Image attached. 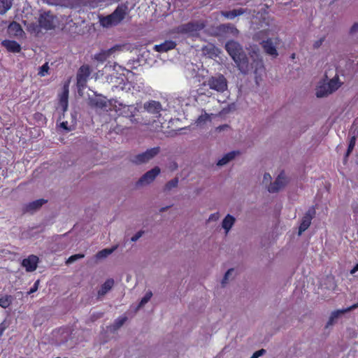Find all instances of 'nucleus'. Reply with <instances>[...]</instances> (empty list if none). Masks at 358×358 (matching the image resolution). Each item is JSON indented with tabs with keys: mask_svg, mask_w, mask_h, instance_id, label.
Masks as SVG:
<instances>
[{
	"mask_svg": "<svg viewBox=\"0 0 358 358\" xmlns=\"http://www.w3.org/2000/svg\"><path fill=\"white\" fill-rule=\"evenodd\" d=\"M225 49L236 63L239 71L246 74L250 69L249 62L242 46L236 41H228L225 45Z\"/></svg>",
	"mask_w": 358,
	"mask_h": 358,
	"instance_id": "f257e3e1",
	"label": "nucleus"
},
{
	"mask_svg": "<svg viewBox=\"0 0 358 358\" xmlns=\"http://www.w3.org/2000/svg\"><path fill=\"white\" fill-rule=\"evenodd\" d=\"M127 14V6L119 5L110 15L102 17L100 21L104 27L116 26Z\"/></svg>",
	"mask_w": 358,
	"mask_h": 358,
	"instance_id": "f03ea898",
	"label": "nucleus"
},
{
	"mask_svg": "<svg viewBox=\"0 0 358 358\" xmlns=\"http://www.w3.org/2000/svg\"><path fill=\"white\" fill-rule=\"evenodd\" d=\"M207 85L210 89L218 92H223L227 90V80L223 75L212 76L207 80Z\"/></svg>",
	"mask_w": 358,
	"mask_h": 358,
	"instance_id": "7ed1b4c3",
	"label": "nucleus"
},
{
	"mask_svg": "<svg viewBox=\"0 0 358 358\" xmlns=\"http://www.w3.org/2000/svg\"><path fill=\"white\" fill-rule=\"evenodd\" d=\"M205 28V24L201 22H189L181 24L176 27V33L178 34H193Z\"/></svg>",
	"mask_w": 358,
	"mask_h": 358,
	"instance_id": "20e7f679",
	"label": "nucleus"
},
{
	"mask_svg": "<svg viewBox=\"0 0 358 358\" xmlns=\"http://www.w3.org/2000/svg\"><path fill=\"white\" fill-rule=\"evenodd\" d=\"M90 66L87 64L82 65L77 72V86L79 89H84L87 86L89 77L91 75Z\"/></svg>",
	"mask_w": 358,
	"mask_h": 358,
	"instance_id": "39448f33",
	"label": "nucleus"
},
{
	"mask_svg": "<svg viewBox=\"0 0 358 358\" xmlns=\"http://www.w3.org/2000/svg\"><path fill=\"white\" fill-rule=\"evenodd\" d=\"M160 152V148L155 147L147 150L145 152L138 154L134 157L133 162L136 164L146 163L150 159L155 157Z\"/></svg>",
	"mask_w": 358,
	"mask_h": 358,
	"instance_id": "423d86ee",
	"label": "nucleus"
},
{
	"mask_svg": "<svg viewBox=\"0 0 358 358\" xmlns=\"http://www.w3.org/2000/svg\"><path fill=\"white\" fill-rule=\"evenodd\" d=\"M38 24L41 29L51 30L55 29V17L50 13L41 14L38 18Z\"/></svg>",
	"mask_w": 358,
	"mask_h": 358,
	"instance_id": "0eeeda50",
	"label": "nucleus"
},
{
	"mask_svg": "<svg viewBox=\"0 0 358 358\" xmlns=\"http://www.w3.org/2000/svg\"><path fill=\"white\" fill-rule=\"evenodd\" d=\"M287 183V180L285 176V173L282 171L279 173L275 179V181L270 184L268 187V191L270 193H276L279 189L285 187Z\"/></svg>",
	"mask_w": 358,
	"mask_h": 358,
	"instance_id": "6e6552de",
	"label": "nucleus"
},
{
	"mask_svg": "<svg viewBox=\"0 0 358 358\" xmlns=\"http://www.w3.org/2000/svg\"><path fill=\"white\" fill-rule=\"evenodd\" d=\"M316 210L315 207H311L304 214L301 223L299 228V234H301L310 225L313 217L315 215Z\"/></svg>",
	"mask_w": 358,
	"mask_h": 358,
	"instance_id": "1a4fd4ad",
	"label": "nucleus"
},
{
	"mask_svg": "<svg viewBox=\"0 0 358 358\" xmlns=\"http://www.w3.org/2000/svg\"><path fill=\"white\" fill-rule=\"evenodd\" d=\"M159 173L160 169L158 166L154 167L141 176V178L137 182V185H145L150 183L159 176Z\"/></svg>",
	"mask_w": 358,
	"mask_h": 358,
	"instance_id": "9d476101",
	"label": "nucleus"
},
{
	"mask_svg": "<svg viewBox=\"0 0 358 358\" xmlns=\"http://www.w3.org/2000/svg\"><path fill=\"white\" fill-rule=\"evenodd\" d=\"M275 45L276 43H274L272 38H268L266 41H262L260 43V45H262L264 51L273 57H276L278 55Z\"/></svg>",
	"mask_w": 358,
	"mask_h": 358,
	"instance_id": "9b49d317",
	"label": "nucleus"
},
{
	"mask_svg": "<svg viewBox=\"0 0 358 358\" xmlns=\"http://www.w3.org/2000/svg\"><path fill=\"white\" fill-rule=\"evenodd\" d=\"M38 257L34 255H29L28 257L22 259L21 265L27 272L36 271L38 266Z\"/></svg>",
	"mask_w": 358,
	"mask_h": 358,
	"instance_id": "f8f14e48",
	"label": "nucleus"
},
{
	"mask_svg": "<svg viewBox=\"0 0 358 358\" xmlns=\"http://www.w3.org/2000/svg\"><path fill=\"white\" fill-rule=\"evenodd\" d=\"M177 43L175 41H165L159 45H155L153 50L157 52H164L175 49Z\"/></svg>",
	"mask_w": 358,
	"mask_h": 358,
	"instance_id": "ddd939ff",
	"label": "nucleus"
},
{
	"mask_svg": "<svg viewBox=\"0 0 358 358\" xmlns=\"http://www.w3.org/2000/svg\"><path fill=\"white\" fill-rule=\"evenodd\" d=\"M48 200L44 199H39L31 202H29V204H27L23 209L24 213L27 212H33L36 210L39 209L44 203H45Z\"/></svg>",
	"mask_w": 358,
	"mask_h": 358,
	"instance_id": "4468645a",
	"label": "nucleus"
},
{
	"mask_svg": "<svg viewBox=\"0 0 358 358\" xmlns=\"http://www.w3.org/2000/svg\"><path fill=\"white\" fill-rule=\"evenodd\" d=\"M144 108L150 113L159 114L162 110V104L159 101H150L145 103Z\"/></svg>",
	"mask_w": 358,
	"mask_h": 358,
	"instance_id": "2eb2a0df",
	"label": "nucleus"
},
{
	"mask_svg": "<svg viewBox=\"0 0 358 358\" xmlns=\"http://www.w3.org/2000/svg\"><path fill=\"white\" fill-rule=\"evenodd\" d=\"M68 98H69V84L66 83L63 86V92H62L59 99V104L63 109L66 111L68 108Z\"/></svg>",
	"mask_w": 358,
	"mask_h": 358,
	"instance_id": "dca6fc26",
	"label": "nucleus"
},
{
	"mask_svg": "<svg viewBox=\"0 0 358 358\" xmlns=\"http://www.w3.org/2000/svg\"><path fill=\"white\" fill-rule=\"evenodd\" d=\"M2 45L10 52H20L21 47L16 41H9V39H5L2 42Z\"/></svg>",
	"mask_w": 358,
	"mask_h": 358,
	"instance_id": "f3484780",
	"label": "nucleus"
},
{
	"mask_svg": "<svg viewBox=\"0 0 358 358\" xmlns=\"http://www.w3.org/2000/svg\"><path fill=\"white\" fill-rule=\"evenodd\" d=\"M117 48L118 46H115L108 50H102L95 55L94 59L99 62H104Z\"/></svg>",
	"mask_w": 358,
	"mask_h": 358,
	"instance_id": "a211bd4d",
	"label": "nucleus"
},
{
	"mask_svg": "<svg viewBox=\"0 0 358 358\" xmlns=\"http://www.w3.org/2000/svg\"><path fill=\"white\" fill-rule=\"evenodd\" d=\"M247 10L243 8H239L236 9H232L230 11H222L221 12L222 16H224L228 19H234L236 17L240 16L246 13Z\"/></svg>",
	"mask_w": 358,
	"mask_h": 358,
	"instance_id": "6ab92c4d",
	"label": "nucleus"
},
{
	"mask_svg": "<svg viewBox=\"0 0 358 358\" xmlns=\"http://www.w3.org/2000/svg\"><path fill=\"white\" fill-rule=\"evenodd\" d=\"M358 308V302L356 303H354L353 305H352V306H350L349 307H348L345 310H338V311H336V312H333L331 313V316L330 317V318H329V321L327 322V325L328 326L332 325L334 319L337 318L340 314L348 313L349 311L355 310V308Z\"/></svg>",
	"mask_w": 358,
	"mask_h": 358,
	"instance_id": "aec40b11",
	"label": "nucleus"
},
{
	"mask_svg": "<svg viewBox=\"0 0 358 358\" xmlns=\"http://www.w3.org/2000/svg\"><path fill=\"white\" fill-rule=\"evenodd\" d=\"M114 285V280L113 278H108L105 281L104 284L102 285L101 287L98 291V296H105L106 292H108Z\"/></svg>",
	"mask_w": 358,
	"mask_h": 358,
	"instance_id": "412c9836",
	"label": "nucleus"
},
{
	"mask_svg": "<svg viewBox=\"0 0 358 358\" xmlns=\"http://www.w3.org/2000/svg\"><path fill=\"white\" fill-rule=\"evenodd\" d=\"M326 84L329 89V92H330V94L337 90L341 86L338 76L334 77Z\"/></svg>",
	"mask_w": 358,
	"mask_h": 358,
	"instance_id": "4be33fe9",
	"label": "nucleus"
},
{
	"mask_svg": "<svg viewBox=\"0 0 358 358\" xmlns=\"http://www.w3.org/2000/svg\"><path fill=\"white\" fill-rule=\"evenodd\" d=\"M238 152L232 151L229 153L224 155L221 159H220L217 162L218 166H223L233 160L234 157L238 154Z\"/></svg>",
	"mask_w": 358,
	"mask_h": 358,
	"instance_id": "5701e85b",
	"label": "nucleus"
},
{
	"mask_svg": "<svg viewBox=\"0 0 358 358\" xmlns=\"http://www.w3.org/2000/svg\"><path fill=\"white\" fill-rule=\"evenodd\" d=\"M235 218L233 215L228 214L225 218L223 220L222 226L226 230V232H228L230 229L233 227L234 223Z\"/></svg>",
	"mask_w": 358,
	"mask_h": 358,
	"instance_id": "b1692460",
	"label": "nucleus"
},
{
	"mask_svg": "<svg viewBox=\"0 0 358 358\" xmlns=\"http://www.w3.org/2000/svg\"><path fill=\"white\" fill-rule=\"evenodd\" d=\"M116 246L112 248H107L106 249H102L101 251L98 252L96 255V257L97 259H103L112 254L115 250Z\"/></svg>",
	"mask_w": 358,
	"mask_h": 358,
	"instance_id": "393cba45",
	"label": "nucleus"
},
{
	"mask_svg": "<svg viewBox=\"0 0 358 358\" xmlns=\"http://www.w3.org/2000/svg\"><path fill=\"white\" fill-rule=\"evenodd\" d=\"M12 0H0V15H4L10 8Z\"/></svg>",
	"mask_w": 358,
	"mask_h": 358,
	"instance_id": "a878e982",
	"label": "nucleus"
},
{
	"mask_svg": "<svg viewBox=\"0 0 358 358\" xmlns=\"http://www.w3.org/2000/svg\"><path fill=\"white\" fill-rule=\"evenodd\" d=\"M329 94H330V92H329V89L326 83L318 86L316 92V95L317 97H323Z\"/></svg>",
	"mask_w": 358,
	"mask_h": 358,
	"instance_id": "bb28decb",
	"label": "nucleus"
},
{
	"mask_svg": "<svg viewBox=\"0 0 358 358\" xmlns=\"http://www.w3.org/2000/svg\"><path fill=\"white\" fill-rule=\"evenodd\" d=\"M13 298L10 295H5L0 298V306L6 308L10 306L13 302Z\"/></svg>",
	"mask_w": 358,
	"mask_h": 358,
	"instance_id": "cd10ccee",
	"label": "nucleus"
},
{
	"mask_svg": "<svg viewBox=\"0 0 358 358\" xmlns=\"http://www.w3.org/2000/svg\"><path fill=\"white\" fill-rule=\"evenodd\" d=\"M76 121V120H73L72 123L69 124L67 121H63L60 123V127L64 129L66 132H69L73 131L75 129Z\"/></svg>",
	"mask_w": 358,
	"mask_h": 358,
	"instance_id": "c85d7f7f",
	"label": "nucleus"
},
{
	"mask_svg": "<svg viewBox=\"0 0 358 358\" xmlns=\"http://www.w3.org/2000/svg\"><path fill=\"white\" fill-rule=\"evenodd\" d=\"M356 140L357 138L355 136H353L350 138L347 149V153H345V157H348L354 150L356 143Z\"/></svg>",
	"mask_w": 358,
	"mask_h": 358,
	"instance_id": "c756f323",
	"label": "nucleus"
},
{
	"mask_svg": "<svg viewBox=\"0 0 358 358\" xmlns=\"http://www.w3.org/2000/svg\"><path fill=\"white\" fill-rule=\"evenodd\" d=\"M178 180L177 178L169 181L164 186L165 191H170L172 188L176 187L178 185Z\"/></svg>",
	"mask_w": 358,
	"mask_h": 358,
	"instance_id": "7c9ffc66",
	"label": "nucleus"
},
{
	"mask_svg": "<svg viewBox=\"0 0 358 358\" xmlns=\"http://www.w3.org/2000/svg\"><path fill=\"white\" fill-rule=\"evenodd\" d=\"M49 69H50V66H48V63L46 62L40 67L38 75L41 77H43L45 76H46L47 74H48Z\"/></svg>",
	"mask_w": 358,
	"mask_h": 358,
	"instance_id": "2f4dec72",
	"label": "nucleus"
},
{
	"mask_svg": "<svg viewBox=\"0 0 358 358\" xmlns=\"http://www.w3.org/2000/svg\"><path fill=\"white\" fill-rule=\"evenodd\" d=\"M127 320V317L126 316H121L119 317L117 320H115L114 322L115 329H120V327H121L123 325V324L126 322Z\"/></svg>",
	"mask_w": 358,
	"mask_h": 358,
	"instance_id": "473e14b6",
	"label": "nucleus"
},
{
	"mask_svg": "<svg viewBox=\"0 0 358 358\" xmlns=\"http://www.w3.org/2000/svg\"><path fill=\"white\" fill-rule=\"evenodd\" d=\"M152 296V294L151 291L147 292L146 294L141 300V301L138 304V306L141 307V306H144L145 303H147L149 301V300L151 299Z\"/></svg>",
	"mask_w": 358,
	"mask_h": 358,
	"instance_id": "72a5a7b5",
	"label": "nucleus"
},
{
	"mask_svg": "<svg viewBox=\"0 0 358 358\" xmlns=\"http://www.w3.org/2000/svg\"><path fill=\"white\" fill-rule=\"evenodd\" d=\"M224 29L227 31H230L233 34H237L238 33V30L234 25H231V24H227V25H222Z\"/></svg>",
	"mask_w": 358,
	"mask_h": 358,
	"instance_id": "f704fd0d",
	"label": "nucleus"
},
{
	"mask_svg": "<svg viewBox=\"0 0 358 358\" xmlns=\"http://www.w3.org/2000/svg\"><path fill=\"white\" fill-rule=\"evenodd\" d=\"M8 29L10 31H15L16 34H17V32H21L22 30L20 27V25L19 23L13 22L10 24V26L8 27Z\"/></svg>",
	"mask_w": 358,
	"mask_h": 358,
	"instance_id": "c9c22d12",
	"label": "nucleus"
},
{
	"mask_svg": "<svg viewBox=\"0 0 358 358\" xmlns=\"http://www.w3.org/2000/svg\"><path fill=\"white\" fill-rule=\"evenodd\" d=\"M85 257V255L83 254H77V255H71V257H69L67 260H66V263L67 264H71L79 259H82Z\"/></svg>",
	"mask_w": 358,
	"mask_h": 358,
	"instance_id": "e433bc0d",
	"label": "nucleus"
},
{
	"mask_svg": "<svg viewBox=\"0 0 358 358\" xmlns=\"http://www.w3.org/2000/svg\"><path fill=\"white\" fill-rule=\"evenodd\" d=\"M209 120H210V116L208 115V113H204L203 115H201V116H199L198 117L196 122L198 124H203Z\"/></svg>",
	"mask_w": 358,
	"mask_h": 358,
	"instance_id": "4c0bfd02",
	"label": "nucleus"
},
{
	"mask_svg": "<svg viewBox=\"0 0 358 358\" xmlns=\"http://www.w3.org/2000/svg\"><path fill=\"white\" fill-rule=\"evenodd\" d=\"M233 268H230L229 269L226 273L224 274L223 278H222V285H224L226 283H227V281H228V279H229V275L231 274V273L233 272Z\"/></svg>",
	"mask_w": 358,
	"mask_h": 358,
	"instance_id": "58836bf2",
	"label": "nucleus"
},
{
	"mask_svg": "<svg viewBox=\"0 0 358 358\" xmlns=\"http://www.w3.org/2000/svg\"><path fill=\"white\" fill-rule=\"evenodd\" d=\"M265 352L266 350L264 349H260L255 351L250 358H259V357L264 355Z\"/></svg>",
	"mask_w": 358,
	"mask_h": 358,
	"instance_id": "ea45409f",
	"label": "nucleus"
},
{
	"mask_svg": "<svg viewBox=\"0 0 358 358\" xmlns=\"http://www.w3.org/2000/svg\"><path fill=\"white\" fill-rule=\"evenodd\" d=\"M38 285H39V280H36L34 283L33 287L29 289V291H28L27 294L30 295V294H32V293L35 292L38 289Z\"/></svg>",
	"mask_w": 358,
	"mask_h": 358,
	"instance_id": "a19ab883",
	"label": "nucleus"
},
{
	"mask_svg": "<svg viewBox=\"0 0 358 358\" xmlns=\"http://www.w3.org/2000/svg\"><path fill=\"white\" fill-rule=\"evenodd\" d=\"M93 105L96 107L103 108L106 106V101H96L93 103Z\"/></svg>",
	"mask_w": 358,
	"mask_h": 358,
	"instance_id": "79ce46f5",
	"label": "nucleus"
},
{
	"mask_svg": "<svg viewBox=\"0 0 358 358\" xmlns=\"http://www.w3.org/2000/svg\"><path fill=\"white\" fill-rule=\"evenodd\" d=\"M143 233V231H139L136 232L135 236H132L131 241H136L138 239H139L142 236Z\"/></svg>",
	"mask_w": 358,
	"mask_h": 358,
	"instance_id": "37998d69",
	"label": "nucleus"
},
{
	"mask_svg": "<svg viewBox=\"0 0 358 358\" xmlns=\"http://www.w3.org/2000/svg\"><path fill=\"white\" fill-rule=\"evenodd\" d=\"M323 41H324V38H320V39L316 41L313 45L314 48H318L319 47H320V45H322Z\"/></svg>",
	"mask_w": 358,
	"mask_h": 358,
	"instance_id": "c03bdc74",
	"label": "nucleus"
},
{
	"mask_svg": "<svg viewBox=\"0 0 358 358\" xmlns=\"http://www.w3.org/2000/svg\"><path fill=\"white\" fill-rule=\"evenodd\" d=\"M358 31V22L353 24V26L350 28V33H355Z\"/></svg>",
	"mask_w": 358,
	"mask_h": 358,
	"instance_id": "a18cd8bd",
	"label": "nucleus"
},
{
	"mask_svg": "<svg viewBox=\"0 0 358 358\" xmlns=\"http://www.w3.org/2000/svg\"><path fill=\"white\" fill-rule=\"evenodd\" d=\"M271 180V176L270 173H265L263 178V182H268Z\"/></svg>",
	"mask_w": 358,
	"mask_h": 358,
	"instance_id": "49530a36",
	"label": "nucleus"
},
{
	"mask_svg": "<svg viewBox=\"0 0 358 358\" xmlns=\"http://www.w3.org/2000/svg\"><path fill=\"white\" fill-rule=\"evenodd\" d=\"M6 329V327L3 323L0 324V336H1Z\"/></svg>",
	"mask_w": 358,
	"mask_h": 358,
	"instance_id": "de8ad7c7",
	"label": "nucleus"
},
{
	"mask_svg": "<svg viewBox=\"0 0 358 358\" xmlns=\"http://www.w3.org/2000/svg\"><path fill=\"white\" fill-rule=\"evenodd\" d=\"M219 217V214L218 213H214V214H212L210 217H209V220H216V219H217Z\"/></svg>",
	"mask_w": 358,
	"mask_h": 358,
	"instance_id": "09e8293b",
	"label": "nucleus"
},
{
	"mask_svg": "<svg viewBox=\"0 0 358 358\" xmlns=\"http://www.w3.org/2000/svg\"><path fill=\"white\" fill-rule=\"evenodd\" d=\"M358 271V263L356 264V266L351 270V273H355V272Z\"/></svg>",
	"mask_w": 358,
	"mask_h": 358,
	"instance_id": "8fccbe9b",
	"label": "nucleus"
},
{
	"mask_svg": "<svg viewBox=\"0 0 358 358\" xmlns=\"http://www.w3.org/2000/svg\"><path fill=\"white\" fill-rule=\"evenodd\" d=\"M294 57H295V54H294V53H293V54L292 55V59H294Z\"/></svg>",
	"mask_w": 358,
	"mask_h": 358,
	"instance_id": "3c124183",
	"label": "nucleus"
},
{
	"mask_svg": "<svg viewBox=\"0 0 358 358\" xmlns=\"http://www.w3.org/2000/svg\"><path fill=\"white\" fill-rule=\"evenodd\" d=\"M55 358H60V357H55Z\"/></svg>",
	"mask_w": 358,
	"mask_h": 358,
	"instance_id": "603ef678",
	"label": "nucleus"
}]
</instances>
